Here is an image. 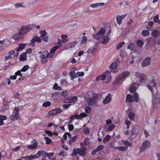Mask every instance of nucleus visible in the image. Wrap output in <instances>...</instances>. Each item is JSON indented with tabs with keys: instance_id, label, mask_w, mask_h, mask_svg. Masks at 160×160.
<instances>
[{
	"instance_id": "1",
	"label": "nucleus",
	"mask_w": 160,
	"mask_h": 160,
	"mask_svg": "<svg viewBox=\"0 0 160 160\" xmlns=\"http://www.w3.org/2000/svg\"><path fill=\"white\" fill-rule=\"evenodd\" d=\"M41 34L40 37L37 35L34 36L33 38L31 40V42L29 44L30 46L32 47L35 46V42H41L42 40H43L45 42L48 41V37L46 35L47 32L45 30H41L40 32Z\"/></svg>"
},
{
	"instance_id": "2",
	"label": "nucleus",
	"mask_w": 160,
	"mask_h": 160,
	"mask_svg": "<svg viewBox=\"0 0 160 160\" xmlns=\"http://www.w3.org/2000/svg\"><path fill=\"white\" fill-rule=\"evenodd\" d=\"M80 145L82 148H77L76 149H73L72 153L71 154L72 156H76L79 154V156L84 157L85 154L86 148L84 146L82 147L83 145L82 142H81Z\"/></svg>"
},
{
	"instance_id": "3",
	"label": "nucleus",
	"mask_w": 160,
	"mask_h": 160,
	"mask_svg": "<svg viewBox=\"0 0 160 160\" xmlns=\"http://www.w3.org/2000/svg\"><path fill=\"white\" fill-rule=\"evenodd\" d=\"M126 101L129 102L133 103L134 102H139L138 94L137 92L134 93L133 96L130 94H128L126 97Z\"/></svg>"
},
{
	"instance_id": "4",
	"label": "nucleus",
	"mask_w": 160,
	"mask_h": 160,
	"mask_svg": "<svg viewBox=\"0 0 160 160\" xmlns=\"http://www.w3.org/2000/svg\"><path fill=\"white\" fill-rule=\"evenodd\" d=\"M130 73V72L128 71L122 72L121 75L118 76L116 78L115 83L117 84H119L123 79L128 77Z\"/></svg>"
},
{
	"instance_id": "5",
	"label": "nucleus",
	"mask_w": 160,
	"mask_h": 160,
	"mask_svg": "<svg viewBox=\"0 0 160 160\" xmlns=\"http://www.w3.org/2000/svg\"><path fill=\"white\" fill-rule=\"evenodd\" d=\"M19 108H18L15 107L13 110L12 113L9 116L10 119L13 121L18 120L19 118Z\"/></svg>"
},
{
	"instance_id": "6",
	"label": "nucleus",
	"mask_w": 160,
	"mask_h": 160,
	"mask_svg": "<svg viewBox=\"0 0 160 160\" xmlns=\"http://www.w3.org/2000/svg\"><path fill=\"white\" fill-rule=\"evenodd\" d=\"M97 99V95L94 94H92V96L91 98H87L86 101L89 105L92 106L96 104Z\"/></svg>"
},
{
	"instance_id": "7",
	"label": "nucleus",
	"mask_w": 160,
	"mask_h": 160,
	"mask_svg": "<svg viewBox=\"0 0 160 160\" xmlns=\"http://www.w3.org/2000/svg\"><path fill=\"white\" fill-rule=\"evenodd\" d=\"M32 28V26L31 25L22 27L19 29V33L23 35L29 32Z\"/></svg>"
},
{
	"instance_id": "8",
	"label": "nucleus",
	"mask_w": 160,
	"mask_h": 160,
	"mask_svg": "<svg viewBox=\"0 0 160 160\" xmlns=\"http://www.w3.org/2000/svg\"><path fill=\"white\" fill-rule=\"evenodd\" d=\"M151 146V143L147 140L143 142L142 146L140 148L139 152L140 153L144 151L147 148L150 147Z\"/></svg>"
},
{
	"instance_id": "9",
	"label": "nucleus",
	"mask_w": 160,
	"mask_h": 160,
	"mask_svg": "<svg viewBox=\"0 0 160 160\" xmlns=\"http://www.w3.org/2000/svg\"><path fill=\"white\" fill-rule=\"evenodd\" d=\"M135 76L136 77L139 78V82L141 83H144L146 81V76L143 73L138 72H135Z\"/></svg>"
},
{
	"instance_id": "10",
	"label": "nucleus",
	"mask_w": 160,
	"mask_h": 160,
	"mask_svg": "<svg viewBox=\"0 0 160 160\" xmlns=\"http://www.w3.org/2000/svg\"><path fill=\"white\" fill-rule=\"evenodd\" d=\"M150 83L152 85V86L148 85L147 87L148 89L151 91L152 95H153V94L154 92L152 86L154 88H155L156 85V81L154 79H152Z\"/></svg>"
},
{
	"instance_id": "11",
	"label": "nucleus",
	"mask_w": 160,
	"mask_h": 160,
	"mask_svg": "<svg viewBox=\"0 0 160 160\" xmlns=\"http://www.w3.org/2000/svg\"><path fill=\"white\" fill-rule=\"evenodd\" d=\"M139 129L138 128L134 127L131 133L130 138L133 139L136 137L139 132Z\"/></svg>"
},
{
	"instance_id": "12",
	"label": "nucleus",
	"mask_w": 160,
	"mask_h": 160,
	"mask_svg": "<svg viewBox=\"0 0 160 160\" xmlns=\"http://www.w3.org/2000/svg\"><path fill=\"white\" fill-rule=\"evenodd\" d=\"M151 61V58L148 57H146L145 59L142 62V66L143 67H146L150 65Z\"/></svg>"
},
{
	"instance_id": "13",
	"label": "nucleus",
	"mask_w": 160,
	"mask_h": 160,
	"mask_svg": "<svg viewBox=\"0 0 160 160\" xmlns=\"http://www.w3.org/2000/svg\"><path fill=\"white\" fill-rule=\"evenodd\" d=\"M127 16V14L122 15H118L116 17L117 22V23L120 25L122 23V19Z\"/></svg>"
},
{
	"instance_id": "14",
	"label": "nucleus",
	"mask_w": 160,
	"mask_h": 160,
	"mask_svg": "<svg viewBox=\"0 0 160 160\" xmlns=\"http://www.w3.org/2000/svg\"><path fill=\"white\" fill-rule=\"evenodd\" d=\"M112 100V95L110 93L108 94L102 101L104 104H106L110 102Z\"/></svg>"
},
{
	"instance_id": "15",
	"label": "nucleus",
	"mask_w": 160,
	"mask_h": 160,
	"mask_svg": "<svg viewBox=\"0 0 160 160\" xmlns=\"http://www.w3.org/2000/svg\"><path fill=\"white\" fill-rule=\"evenodd\" d=\"M47 153L45 152L44 151L42 150H39L38 151V153L36 154L35 155H33L35 159L36 158H38L39 157L42 155L45 156L46 154H47Z\"/></svg>"
},
{
	"instance_id": "16",
	"label": "nucleus",
	"mask_w": 160,
	"mask_h": 160,
	"mask_svg": "<svg viewBox=\"0 0 160 160\" xmlns=\"http://www.w3.org/2000/svg\"><path fill=\"white\" fill-rule=\"evenodd\" d=\"M67 99H69V101L68 102H69V103H74L78 100V98L76 96L68 97Z\"/></svg>"
},
{
	"instance_id": "17",
	"label": "nucleus",
	"mask_w": 160,
	"mask_h": 160,
	"mask_svg": "<svg viewBox=\"0 0 160 160\" xmlns=\"http://www.w3.org/2000/svg\"><path fill=\"white\" fill-rule=\"evenodd\" d=\"M26 46L25 43H20L19 44L18 47L16 48L15 50L16 51L18 52L22 50Z\"/></svg>"
},
{
	"instance_id": "18",
	"label": "nucleus",
	"mask_w": 160,
	"mask_h": 160,
	"mask_svg": "<svg viewBox=\"0 0 160 160\" xmlns=\"http://www.w3.org/2000/svg\"><path fill=\"white\" fill-rule=\"evenodd\" d=\"M128 147L127 146H116L114 148L115 149H118L121 151H125L128 149Z\"/></svg>"
},
{
	"instance_id": "19",
	"label": "nucleus",
	"mask_w": 160,
	"mask_h": 160,
	"mask_svg": "<svg viewBox=\"0 0 160 160\" xmlns=\"http://www.w3.org/2000/svg\"><path fill=\"white\" fill-rule=\"evenodd\" d=\"M97 48V46L96 45L93 47H90L88 50V53H93L95 52V50Z\"/></svg>"
},
{
	"instance_id": "20",
	"label": "nucleus",
	"mask_w": 160,
	"mask_h": 160,
	"mask_svg": "<svg viewBox=\"0 0 160 160\" xmlns=\"http://www.w3.org/2000/svg\"><path fill=\"white\" fill-rule=\"evenodd\" d=\"M78 136H75L73 137L69 141L68 144L69 145H71L73 142H75L76 139L78 138Z\"/></svg>"
},
{
	"instance_id": "21",
	"label": "nucleus",
	"mask_w": 160,
	"mask_h": 160,
	"mask_svg": "<svg viewBox=\"0 0 160 160\" xmlns=\"http://www.w3.org/2000/svg\"><path fill=\"white\" fill-rule=\"evenodd\" d=\"M37 142H35L32 145H29L28 148L30 150H32L36 148L37 147Z\"/></svg>"
},
{
	"instance_id": "22",
	"label": "nucleus",
	"mask_w": 160,
	"mask_h": 160,
	"mask_svg": "<svg viewBox=\"0 0 160 160\" xmlns=\"http://www.w3.org/2000/svg\"><path fill=\"white\" fill-rule=\"evenodd\" d=\"M87 116V114L85 113H81L79 115H77L76 116V119H80L81 118L86 117Z\"/></svg>"
},
{
	"instance_id": "23",
	"label": "nucleus",
	"mask_w": 160,
	"mask_h": 160,
	"mask_svg": "<svg viewBox=\"0 0 160 160\" xmlns=\"http://www.w3.org/2000/svg\"><path fill=\"white\" fill-rule=\"evenodd\" d=\"M104 5V3L103 2H100V3H97L94 4H92L90 5V7L93 8H95L97 7L98 6H103Z\"/></svg>"
},
{
	"instance_id": "24",
	"label": "nucleus",
	"mask_w": 160,
	"mask_h": 160,
	"mask_svg": "<svg viewBox=\"0 0 160 160\" xmlns=\"http://www.w3.org/2000/svg\"><path fill=\"white\" fill-rule=\"evenodd\" d=\"M106 32L105 30L104 29L102 28H101L99 30V31L98 32V33L102 37H103L104 36Z\"/></svg>"
},
{
	"instance_id": "25",
	"label": "nucleus",
	"mask_w": 160,
	"mask_h": 160,
	"mask_svg": "<svg viewBox=\"0 0 160 160\" xmlns=\"http://www.w3.org/2000/svg\"><path fill=\"white\" fill-rule=\"evenodd\" d=\"M22 35L20 33L19 34H16L13 35L12 37L15 40L21 39L23 38Z\"/></svg>"
},
{
	"instance_id": "26",
	"label": "nucleus",
	"mask_w": 160,
	"mask_h": 160,
	"mask_svg": "<svg viewBox=\"0 0 160 160\" xmlns=\"http://www.w3.org/2000/svg\"><path fill=\"white\" fill-rule=\"evenodd\" d=\"M19 60L21 61H23L27 60L26 54L25 52H24L23 54L20 56Z\"/></svg>"
},
{
	"instance_id": "27",
	"label": "nucleus",
	"mask_w": 160,
	"mask_h": 160,
	"mask_svg": "<svg viewBox=\"0 0 160 160\" xmlns=\"http://www.w3.org/2000/svg\"><path fill=\"white\" fill-rule=\"evenodd\" d=\"M111 137L109 135H107L103 138V142L106 143L107 142L110 140Z\"/></svg>"
},
{
	"instance_id": "28",
	"label": "nucleus",
	"mask_w": 160,
	"mask_h": 160,
	"mask_svg": "<svg viewBox=\"0 0 160 160\" xmlns=\"http://www.w3.org/2000/svg\"><path fill=\"white\" fill-rule=\"evenodd\" d=\"M128 117L131 121H133L135 119V114L134 113L131 112L128 114Z\"/></svg>"
},
{
	"instance_id": "29",
	"label": "nucleus",
	"mask_w": 160,
	"mask_h": 160,
	"mask_svg": "<svg viewBox=\"0 0 160 160\" xmlns=\"http://www.w3.org/2000/svg\"><path fill=\"white\" fill-rule=\"evenodd\" d=\"M106 78V76L104 74H102L99 76H98L96 78V80L97 81H98L100 80H103Z\"/></svg>"
},
{
	"instance_id": "30",
	"label": "nucleus",
	"mask_w": 160,
	"mask_h": 160,
	"mask_svg": "<svg viewBox=\"0 0 160 160\" xmlns=\"http://www.w3.org/2000/svg\"><path fill=\"white\" fill-rule=\"evenodd\" d=\"M137 45L139 47H142L143 45V41L140 39H138L136 42Z\"/></svg>"
},
{
	"instance_id": "31",
	"label": "nucleus",
	"mask_w": 160,
	"mask_h": 160,
	"mask_svg": "<svg viewBox=\"0 0 160 160\" xmlns=\"http://www.w3.org/2000/svg\"><path fill=\"white\" fill-rule=\"evenodd\" d=\"M33 156V155H31L30 156H27L22 157V158L25 160H31L32 159H35L34 157Z\"/></svg>"
},
{
	"instance_id": "32",
	"label": "nucleus",
	"mask_w": 160,
	"mask_h": 160,
	"mask_svg": "<svg viewBox=\"0 0 160 160\" xmlns=\"http://www.w3.org/2000/svg\"><path fill=\"white\" fill-rule=\"evenodd\" d=\"M63 42L62 41V40L59 39L58 42L56 43L55 46L57 47V49L58 48H59L62 46V43Z\"/></svg>"
},
{
	"instance_id": "33",
	"label": "nucleus",
	"mask_w": 160,
	"mask_h": 160,
	"mask_svg": "<svg viewBox=\"0 0 160 160\" xmlns=\"http://www.w3.org/2000/svg\"><path fill=\"white\" fill-rule=\"evenodd\" d=\"M93 38L95 39H100L102 38L98 32L96 34L92 35Z\"/></svg>"
},
{
	"instance_id": "34",
	"label": "nucleus",
	"mask_w": 160,
	"mask_h": 160,
	"mask_svg": "<svg viewBox=\"0 0 160 160\" xmlns=\"http://www.w3.org/2000/svg\"><path fill=\"white\" fill-rule=\"evenodd\" d=\"M53 89L55 90H59L61 91L62 90V88L61 87L58 86V84L57 83H55L53 86Z\"/></svg>"
},
{
	"instance_id": "35",
	"label": "nucleus",
	"mask_w": 160,
	"mask_h": 160,
	"mask_svg": "<svg viewBox=\"0 0 160 160\" xmlns=\"http://www.w3.org/2000/svg\"><path fill=\"white\" fill-rule=\"evenodd\" d=\"M121 142L124 145H126V146H131L132 144L131 143L129 142L127 140H122Z\"/></svg>"
},
{
	"instance_id": "36",
	"label": "nucleus",
	"mask_w": 160,
	"mask_h": 160,
	"mask_svg": "<svg viewBox=\"0 0 160 160\" xmlns=\"http://www.w3.org/2000/svg\"><path fill=\"white\" fill-rule=\"evenodd\" d=\"M135 46V44L134 43H131L129 44L127 47V48L130 50H133Z\"/></svg>"
},
{
	"instance_id": "37",
	"label": "nucleus",
	"mask_w": 160,
	"mask_h": 160,
	"mask_svg": "<svg viewBox=\"0 0 160 160\" xmlns=\"http://www.w3.org/2000/svg\"><path fill=\"white\" fill-rule=\"evenodd\" d=\"M102 38H103V40L102 42V43L103 44H106L109 42V38L105 36L103 37V36Z\"/></svg>"
},
{
	"instance_id": "38",
	"label": "nucleus",
	"mask_w": 160,
	"mask_h": 160,
	"mask_svg": "<svg viewBox=\"0 0 160 160\" xmlns=\"http://www.w3.org/2000/svg\"><path fill=\"white\" fill-rule=\"evenodd\" d=\"M125 44V42L124 41H122L118 43L116 46V48L117 49H118L122 47Z\"/></svg>"
},
{
	"instance_id": "39",
	"label": "nucleus",
	"mask_w": 160,
	"mask_h": 160,
	"mask_svg": "<svg viewBox=\"0 0 160 160\" xmlns=\"http://www.w3.org/2000/svg\"><path fill=\"white\" fill-rule=\"evenodd\" d=\"M118 67V64L116 62H113L110 65V68L112 69H115Z\"/></svg>"
},
{
	"instance_id": "40",
	"label": "nucleus",
	"mask_w": 160,
	"mask_h": 160,
	"mask_svg": "<svg viewBox=\"0 0 160 160\" xmlns=\"http://www.w3.org/2000/svg\"><path fill=\"white\" fill-rule=\"evenodd\" d=\"M142 34L144 37L148 36L149 34V32L148 30H143L142 32Z\"/></svg>"
},
{
	"instance_id": "41",
	"label": "nucleus",
	"mask_w": 160,
	"mask_h": 160,
	"mask_svg": "<svg viewBox=\"0 0 160 160\" xmlns=\"http://www.w3.org/2000/svg\"><path fill=\"white\" fill-rule=\"evenodd\" d=\"M90 142L89 139L88 138H85L84 141V144L85 145L87 146L90 144Z\"/></svg>"
},
{
	"instance_id": "42",
	"label": "nucleus",
	"mask_w": 160,
	"mask_h": 160,
	"mask_svg": "<svg viewBox=\"0 0 160 160\" xmlns=\"http://www.w3.org/2000/svg\"><path fill=\"white\" fill-rule=\"evenodd\" d=\"M153 21L154 22L156 23H158V24H160V20L159 19V17L158 15H156L154 17Z\"/></svg>"
},
{
	"instance_id": "43",
	"label": "nucleus",
	"mask_w": 160,
	"mask_h": 160,
	"mask_svg": "<svg viewBox=\"0 0 160 160\" xmlns=\"http://www.w3.org/2000/svg\"><path fill=\"white\" fill-rule=\"evenodd\" d=\"M91 108L89 106H86L85 108V112L87 113H89L91 111Z\"/></svg>"
},
{
	"instance_id": "44",
	"label": "nucleus",
	"mask_w": 160,
	"mask_h": 160,
	"mask_svg": "<svg viewBox=\"0 0 160 160\" xmlns=\"http://www.w3.org/2000/svg\"><path fill=\"white\" fill-rule=\"evenodd\" d=\"M51 104V102L49 101H47L44 102L42 104V106L44 107H47L50 106Z\"/></svg>"
},
{
	"instance_id": "45",
	"label": "nucleus",
	"mask_w": 160,
	"mask_h": 160,
	"mask_svg": "<svg viewBox=\"0 0 160 160\" xmlns=\"http://www.w3.org/2000/svg\"><path fill=\"white\" fill-rule=\"evenodd\" d=\"M29 68V67L28 65L24 66L21 69L22 72H25Z\"/></svg>"
},
{
	"instance_id": "46",
	"label": "nucleus",
	"mask_w": 160,
	"mask_h": 160,
	"mask_svg": "<svg viewBox=\"0 0 160 160\" xmlns=\"http://www.w3.org/2000/svg\"><path fill=\"white\" fill-rule=\"evenodd\" d=\"M152 36L155 38H156L158 35V31L157 30H154L152 32Z\"/></svg>"
},
{
	"instance_id": "47",
	"label": "nucleus",
	"mask_w": 160,
	"mask_h": 160,
	"mask_svg": "<svg viewBox=\"0 0 160 160\" xmlns=\"http://www.w3.org/2000/svg\"><path fill=\"white\" fill-rule=\"evenodd\" d=\"M9 104L8 103H7L5 104H4L3 109L4 110H8L9 109Z\"/></svg>"
},
{
	"instance_id": "48",
	"label": "nucleus",
	"mask_w": 160,
	"mask_h": 160,
	"mask_svg": "<svg viewBox=\"0 0 160 160\" xmlns=\"http://www.w3.org/2000/svg\"><path fill=\"white\" fill-rule=\"evenodd\" d=\"M47 51H45L42 53V55L40 56L41 58H47Z\"/></svg>"
},
{
	"instance_id": "49",
	"label": "nucleus",
	"mask_w": 160,
	"mask_h": 160,
	"mask_svg": "<svg viewBox=\"0 0 160 160\" xmlns=\"http://www.w3.org/2000/svg\"><path fill=\"white\" fill-rule=\"evenodd\" d=\"M23 3H17L16 4H15L14 5L15 7L16 8H18L19 7H25V6H23Z\"/></svg>"
},
{
	"instance_id": "50",
	"label": "nucleus",
	"mask_w": 160,
	"mask_h": 160,
	"mask_svg": "<svg viewBox=\"0 0 160 160\" xmlns=\"http://www.w3.org/2000/svg\"><path fill=\"white\" fill-rule=\"evenodd\" d=\"M104 148V146L102 145H100L98 146L96 149L97 152L99 151Z\"/></svg>"
},
{
	"instance_id": "51",
	"label": "nucleus",
	"mask_w": 160,
	"mask_h": 160,
	"mask_svg": "<svg viewBox=\"0 0 160 160\" xmlns=\"http://www.w3.org/2000/svg\"><path fill=\"white\" fill-rule=\"evenodd\" d=\"M45 139L46 140V143L47 144H50L52 140L48 137H45Z\"/></svg>"
},
{
	"instance_id": "52",
	"label": "nucleus",
	"mask_w": 160,
	"mask_h": 160,
	"mask_svg": "<svg viewBox=\"0 0 160 160\" xmlns=\"http://www.w3.org/2000/svg\"><path fill=\"white\" fill-rule=\"evenodd\" d=\"M55 111L54 109H53L49 112L48 114L50 116H53L54 115L56 114Z\"/></svg>"
},
{
	"instance_id": "53",
	"label": "nucleus",
	"mask_w": 160,
	"mask_h": 160,
	"mask_svg": "<svg viewBox=\"0 0 160 160\" xmlns=\"http://www.w3.org/2000/svg\"><path fill=\"white\" fill-rule=\"evenodd\" d=\"M61 94H62V96L63 97L65 98L68 96V92L67 91H63L62 92Z\"/></svg>"
},
{
	"instance_id": "54",
	"label": "nucleus",
	"mask_w": 160,
	"mask_h": 160,
	"mask_svg": "<svg viewBox=\"0 0 160 160\" xmlns=\"http://www.w3.org/2000/svg\"><path fill=\"white\" fill-rule=\"evenodd\" d=\"M77 76H83L84 75V73L83 72H78L76 73Z\"/></svg>"
},
{
	"instance_id": "55",
	"label": "nucleus",
	"mask_w": 160,
	"mask_h": 160,
	"mask_svg": "<svg viewBox=\"0 0 160 160\" xmlns=\"http://www.w3.org/2000/svg\"><path fill=\"white\" fill-rule=\"evenodd\" d=\"M58 155L59 156H62L65 157L67 155V153L65 151H62L58 154Z\"/></svg>"
},
{
	"instance_id": "56",
	"label": "nucleus",
	"mask_w": 160,
	"mask_h": 160,
	"mask_svg": "<svg viewBox=\"0 0 160 160\" xmlns=\"http://www.w3.org/2000/svg\"><path fill=\"white\" fill-rule=\"evenodd\" d=\"M54 109L56 113L57 114L60 113L62 112V110L59 108H56Z\"/></svg>"
},
{
	"instance_id": "57",
	"label": "nucleus",
	"mask_w": 160,
	"mask_h": 160,
	"mask_svg": "<svg viewBox=\"0 0 160 160\" xmlns=\"http://www.w3.org/2000/svg\"><path fill=\"white\" fill-rule=\"evenodd\" d=\"M115 127V125L114 124H111L110 125L108 126V129L110 131H111Z\"/></svg>"
},
{
	"instance_id": "58",
	"label": "nucleus",
	"mask_w": 160,
	"mask_h": 160,
	"mask_svg": "<svg viewBox=\"0 0 160 160\" xmlns=\"http://www.w3.org/2000/svg\"><path fill=\"white\" fill-rule=\"evenodd\" d=\"M68 126L69 130L70 131H71L73 130L74 126L72 124H68Z\"/></svg>"
},
{
	"instance_id": "59",
	"label": "nucleus",
	"mask_w": 160,
	"mask_h": 160,
	"mask_svg": "<svg viewBox=\"0 0 160 160\" xmlns=\"http://www.w3.org/2000/svg\"><path fill=\"white\" fill-rule=\"evenodd\" d=\"M7 117L5 116L0 115V121H3L7 119Z\"/></svg>"
},
{
	"instance_id": "60",
	"label": "nucleus",
	"mask_w": 160,
	"mask_h": 160,
	"mask_svg": "<svg viewBox=\"0 0 160 160\" xmlns=\"http://www.w3.org/2000/svg\"><path fill=\"white\" fill-rule=\"evenodd\" d=\"M71 105L70 104H64L63 105V108L65 109H68V108Z\"/></svg>"
},
{
	"instance_id": "61",
	"label": "nucleus",
	"mask_w": 160,
	"mask_h": 160,
	"mask_svg": "<svg viewBox=\"0 0 160 160\" xmlns=\"http://www.w3.org/2000/svg\"><path fill=\"white\" fill-rule=\"evenodd\" d=\"M57 47L54 46L50 50V53H54L56 51V50L57 49Z\"/></svg>"
},
{
	"instance_id": "62",
	"label": "nucleus",
	"mask_w": 160,
	"mask_h": 160,
	"mask_svg": "<svg viewBox=\"0 0 160 160\" xmlns=\"http://www.w3.org/2000/svg\"><path fill=\"white\" fill-rule=\"evenodd\" d=\"M120 56L122 57H125L126 56V52L123 51H122L120 53Z\"/></svg>"
},
{
	"instance_id": "63",
	"label": "nucleus",
	"mask_w": 160,
	"mask_h": 160,
	"mask_svg": "<svg viewBox=\"0 0 160 160\" xmlns=\"http://www.w3.org/2000/svg\"><path fill=\"white\" fill-rule=\"evenodd\" d=\"M47 58H41V61L43 64L46 63L47 62Z\"/></svg>"
},
{
	"instance_id": "64",
	"label": "nucleus",
	"mask_w": 160,
	"mask_h": 160,
	"mask_svg": "<svg viewBox=\"0 0 160 160\" xmlns=\"http://www.w3.org/2000/svg\"><path fill=\"white\" fill-rule=\"evenodd\" d=\"M76 43V42H73L70 43L69 44V46L71 48H72L74 47Z\"/></svg>"
}]
</instances>
